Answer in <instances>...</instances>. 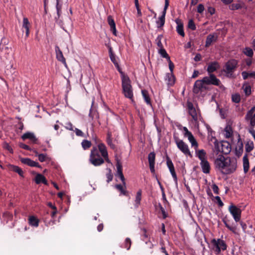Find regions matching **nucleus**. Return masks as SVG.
Here are the masks:
<instances>
[{
    "instance_id": "obj_1",
    "label": "nucleus",
    "mask_w": 255,
    "mask_h": 255,
    "mask_svg": "<svg viewBox=\"0 0 255 255\" xmlns=\"http://www.w3.org/2000/svg\"><path fill=\"white\" fill-rule=\"evenodd\" d=\"M237 160L229 157H225L219 155L215 160V166L223 174H230L234 172L237 168Z\"/></svg>"
},
{
    "instance_id": "obj_2",
    "label": "nucleus",
    "mask_w": 255,
    "mask_h": 255,
    "mask_svg": "<svg viewBox=\"0 0 255 255\" xmlns=\"http://www.w3.org/2000/svg\"><path fill=\"white\" fill-rule=\"evenodd\" d=\"M122 87L123 93L125 97L133 101V95L131 81L127 75H123L122 77Z\"/></svg>"
},
{
    "instance_id": "obj_3",
    "label": "nucleus",
    "mask_w": 255,
    "mask_h": 255,
    "mask_svg": "<svg viewBox=\"0 0 255 255\" xmlns=\"http://www.w3.org/2000/svg\"><path fill=\"white\" fill-rule=\"evenodd\" d=\"M196 156L201 161L200 165L202 172L205 174H209L210 172L211 166L207 160L205 151L204 149L199 150L198 151H197Z\"/></svg>"
},
{
    "instance_id": "obj_4",
    "label": "nucleus",
    "mask_w": 255,
    "mask_h": 255,
    "mask_svg": "<svg viewBox=\"0 0 255 255\" xmlns=\"http://www.w3.org/2000/svg\"><path fill=\"white\" fill-rule=\"evenodd\" d=\"M89 161L95 166H100L104 163V159L101 156L97 146L93 147L91 149Z\"/></svg>"
},
{
    "instance_id": "obj_5",
    "label": "nucleus",
    "mask_w": 255,
    "mask_h": 255,
    "mask_svg": "<svg viewBox=\"0 0 255 255\" xmlns=\"http://www.w3.org/2000/svg\"><path fill=\"white\" fill-rule=\"evenodd\" d=\"M238 65V61L232 59L228 61L225 64L224 72L229 77H232L234 72L236 71Z\"/></svg>"
},
{
    "instance_id": "obj_6",
    "label": "nucleus",
    "mask_w": 255,
    "mask_h": 255,
    "mask_svg": "<svg viewBox=\"0 0 255 255\" xmlns=\"http://www.w3.org/2000/svg\"><path fill=\"white\" fill-rule=\"evenodd\" d=\"M203 82L207 85H214L221 88L223 87L220 79L213 74H209V76L203 78Z\"/></svg>"
},
{
    "instance_id": "obj_7",
    "label": "nucleus",
    "mask_w": 255,
    "mask_h": 255,
    "mask_svg": "<svg viewBox=\"0 0 255 255\" xmlns=\"http://www.w3.org/2000/svg\"><path fill=\"white\" fill-rule=\"evenodd\" d=\"M211 244L214 246V248L213 249L217 254H219L221 250L225 251L227 249V246L225 241L220 239H212Z\"/></svg>"
},
{
    "instance_id": "obj_8",
    "label": "nucleus",
    "mask_w": 255,
    "mask_h": 255,
    "mask_svg": "<svg viewBox=\"0 0 255 255\" xmlns=\"http://www.w3.org/2000/svg\"><path fill=\"white\" fill-rule=\"evenodd\" d=\"M175 141L177 147L182 153L186 156H189L190 157H192L188 145L185 142L182 140L178 139L177 137L175 138Z\"/></svg>"
},
{
    "instance_id": "obj_9",
    "label": "nucleus",
    "mask_w": 255,
    "mask_h": 255,
    "mask_svg": "<svg viewBox=\"0 0 255 255\" xmlns=\"http://www.w3.org/2000/svg\"><path fill=\"white\" fill-rule=\"evenodd\" d=\"M228 210L236 222H240L241 218V210L233 204H231Z\"/></svg>"
},
{
    "instance_id": "obj_10",
    "label": "nucleus",
    "mask_w": 255,
    "mask_h": 255,
    "mask_svg": "<svg viewBox=\"0 0 255 255\" xmlns=\"http://www.w3.org/2000/svg\"><path fill=\"white\" fill-rule=\"evenodd\" d=\"M208 87L203 82V78L202 80H197L194 83L193 92L195 94H199L200 92L203 90H206Z\"/></svg>"
},
{
    "instance_id": "obj_11",
    "label": "nucleus",
    "mask_w": 255,
    "mask_h": 255,
    "mask_svg": "<svg viewBox=\"0 0 255 255\" xmlns=\"http://www.w3.org/2000/svg\"><path fill=\"white\" fill-rule=\"evenodd\" d=\"M187 107L189 114L192 117V118L194 121L195 124H198V117L197 115V111L194 107L193 104L191 102H187Z\"/></svg>"
},
{
    "instance_id": "obj_12",
    "label": "nucleus",
    "mask_w": 255,
    "mask_h": 255,
    "mask_svg": "<svg viewBox=\"0 0 255 255\" xmlns=\"http://www.w3.org/2000/svg\"><path fill=\"white\" fill-rule=\"evenodd\" d=\"M222 221L226 228H227L230 231L232 232L233 233H236V225L233 222H232V224H231V221L230 219H229L227 216H226L223 218Z\"/></svg>"
},
{
    "instance_id": "obj_13",
    "label": "nucleus",
    "mask_w": 255,
    "mask_h": 255,
    "mask_svg": "<svg viewBox=\"0 0 255 255\" xmlns=\"http://www.w3.org/2000/svg\"><path fill=\"white\" fill-rule=\"evenodd\" d=\"M243 142L239 134H238V142L235 149L236 155L240 157L243 152Z\"/></svg>"
},
{
    "instance_id": "obj_14",
    "label": "nucleus",
    "mask_w": 255,
    "mask_h": 255,
    "mask_svg": "<svg viewBox=\"0 0 255 255\" xmlns=\"http://www.w3.org/2000/svg\"><path fill=\"white\" fill-rule=\"evenodd\" d=\"M20 160L22 163L27 165L30 167L41 168V166L38 162L31 160L29 158H20Z\"/></svg>"
},
{
    "instance_id": "obj_15",
    "label": "nucleus",
    "mask_w": 255,
    "mask_h": 255,
    "mask_svg": "<svg viewBox=\"0 0 255 255\" xmlns=\"http://www.w3.org/2000/svg\"><path fill=\"white\" fill-rule=\"evenodd\" d=\"M21 138L25 140L28 139L32 143H37L38 139L36 137L35 135L33 132H26L21 136Z\"/></svg>"
},
{
    "instance_id": "obj_16",
    "label": "nucleus",
    "mask_w": 255,
    "mask_h": 255,
    "mask_svg": "<svg viewBox=\"0 0 255 255\" xmlns=\"http://www.w3.org/2000/svg\"><path fill=\"white\" fill-rule=\"evenodd\" d=\"M231 145L228 141H223L221 143V152L224 154H228L231 151Z\"/></svg>"
},
{
    "instance_id": "obj_17",
    "label": "nucleus",
    "mask_w": 255,
    "mask_h": 255,
    "mask_svg": "<svg viewBox=\"0 0 255 255\" xmlns=\"http://www.w3.org/2000/svg\"><path fill=\"white\" fill-rule=\"evenodd\" d=\"M175 22L177 24L176 31L182 37H184L185 33L184 31L183 23L182 21L179 18L175 20Z\"/></svg>"
},
{
    "instance_id": "obj_18",
    "label": "nucleus",
    "mask_w": 255,
    "mask_h": 255,
    "mask_svg": "<svg viewBox=\"0 0 255 255\" xmlns=\"http://www.w3.org/2000/svg\"><path fill=\"white\" fill-rule=\"evenodd\" d=\"M30 26V23L29 22L28 18L26 17H24L23 19L22 25V30L23 32L25 31L26 37H28L29 36Z\"/></svg>"
},
{
    "instance_id": "obj_19",
    "label": "nucleus",
    "mask_w": 255,
    "mask_h": 255,
    "mask_svg": "<svg viewBox=\"0 0 255 255\" xmlns=\"http://www.w3.org/2000/svg\"><path fill=\"white\" fill-rule=\"evenodd\" d=\"M55 52L57 59L61 62L63 64H64L66 66H67L66 59L63 56L62 51L60 50V48L58 46H55Z\"/></svg>"
},
{
    "instance_id": "obj_20",
    "label": "nucleus",
    "mask_w": 255,
    "mask_h": 255,
    "mask_svg": "<svg viewBox=\"0 0 255 255\" xmlns=\"http://www.w3.org/2000/svg\"><path fill=\"white\" fill-rule=\"evenodd\" d=\"M218 36L216 34H210L206 38L205 47H209L213 42H216L217 40Z\"/></svg>"
},
{
    "instance_id": "obj_21",
    "label": "nucleus",
    "mask_w": 255,
    "mask_h": 255,
    "mask_svg": "<svg viewBox=\"0 0 255 255\" xmlns=\"http://www.w3.org/2000/svg\"><path fill=\"white\" fill-rule=\"evenodd\" d=\"M220 67L219 64L216 61L211 62L209 64L207 71L209 74H213V72L217 71Z\"/></svg>"
},
{
    "instance_id": "obj_22",
    "label": "nucleus",
    "mask_w": 255,
    "mask_h": 255,
    "mask_svg": "<svg viewBox=\"0 0 255 255\" xmlns=\"http://www.w3.org/2000/svg\"><path fill=\"white\" fill-rule=\"evenodd\" d=\"M35 182L37 184H39L41 183L44 185H48V181L44 175L38 173L35 177Z\"/></svg>"
},
{
    "instance_id": "obj_23",
    "label": "nucleus",
    "mask_w": 255,
    "mask_h": 255,
    "mask_svg": "<svg viewBox=\"0 0 255 255\" xmlns=\"http://www.w3.org/2000/svg\"><path fill=\"white\" fill-rule=\"evenodd\" d=\"M108 22L110 26L111 30L113 32V34L117 36V30L116 28V24L114 19L111 15L108 16Z\"/></svg>"
},
{
    "instance_id": "obj_24",
    "label": "nucleus",
    "mask_w": 255,
    "mask_h": 255,
    "mask_svg": "<svg viewBox=\"0 0 255 255\" xmlns=\"http://www.w3.org/2000/svg\"><path fill=\"white\" fill-rule=\"evenodd\" d=\"M97 147L99 150V152H101L103 157H107L108 151L106 145L103 143H99Z\"/></svg>"
},
{
    "instance_id": "obj_25",
    "label": "nucleus",
    "mask_w": 255,
    "mask_h": 255,
    "mask_svg": "<svg viewBox=\"0 0 255 255\" xmlns=\"http://www.w3.org/2000/svg\"><path fill=\"white\" fill-rule=\"evenodd\" d=\"M165 80L167 81V84L169 86H173L175 82V77L171 73H167L166 74Z\"/></svg>"
},
{
    "instance_id": "obj_26",
    "label": "nucleus",
    "mask_w": 255,
    "mask_h": 255,
    "mask_svg": "<svg viewBox=\"0 0 255 255\" xmlns=\"http://www.w3.org/2000/svg\"><path fill=\"white\" fill-rule=\"evenodd\" d=\"M141 94H142V96L144 99V100L145 102L146 103V104L150 106H152L151 99L149 97L148 91L146 90H142Z\"/></svg>"
},
{
    "instance_id": "obj_27",
    "label": "nucleus",
    "mask_w": 255,
    "mask_h": 255,
    "mask_svg": "<svg viewBox=\"0 0 255 255\" xmlns=\"http://www.w3.org/2000/svg\"><path fill=\"white\" fill-rule=\"evenodd\" d=\"M9 169L11 171L17 173L20 177H24V172L19 167L14 165H10Z\"/></svg>"
},
{
    "instance_id": "obj_28",
    "label": "nucleus",
    "mask_w": 255,
    "mask_h": 255,
    "mask_svg": "<svg viewBox=\"0 0 255 255\" xmlns=\"http://www.w3.org/2000/svg\"><path fill=\"white\" fill-rule=\"evenodd\" d=\"M187 138L190 142L191 143L192 146L195 149L196 154H197V151H198L199 150L197 149L198 147V143L197 141H196V139L195 138L193 134H190L189 136L187 137Z\"/></svg>"
},
{
    "instance_id": "obj_29",
    "label": "nucleus",
    "mask_w": 255,
    "mask_h": 255,
    "mask_svg": "<svg viewBox=\"0 0 255 255\" xmlns=\"http://www.w3.org/2000/svg\"><path fill=\"white\" fill-rule=\"evenodd\" d=\"M243 168H244V172L245 173H247L249 170L250 168V163L247 154H246L243 159Z\"/></svg>"
},
{
    "instance_id": "obj_30",
    "label": "nucleus",
    "mask_w": 255,
    "mask_h": 255,
    "mask_svg": "<svg viewBox=\"0 0 255 255\" xmlns=\"http://www.w3.org/2000/svg\"><path fill=\"white\" fill-rule=\"evenodd\" d=\"M141 194L142 191L139 189L136 193L135 199L134 200V207L135 208H137L140 204L141 200Z\"/></svg>"
},
{
    "instance_id": "obj_31",
    "label": "nucleus",
    "mask_w": 255,
    "mask_h": 255,
    "mask_svg": "<svg viewBox=\"0 0 255 255\" xmlns=\"http://www.w3.org/2000/svg\"><path fill=\"white\" fill-rule=\"evenodd\" d=\"M94 103V100H93L91 108L90 110L89 117L92 119H94V118L99 119V114L97 113V111L93 107Z\"/></svg>"
},
{
    "instance_id": "obj_32",
    "label": "nucleus",
    "mask_w": 255,
    "mask_h": 255,
    "mask_svg": "<svg viewBox=\"0 0 255 255\" xmlns=\"http://www.w3.org/2000/svg\"><path fill=\"white\" fill-rule=\"evenodd\" d=\"M112 133L111 132H108L107 135L106 141L108 145L110 146L112 149H114L116 148V145L112 142Z\"/></svg>"
},
{
    "instance_id": "obj_33",
    "label": "nucleus",
    "mask_w": 255,
    "mask_h": 255,
    "mask_svg": "<svg viewBox=\"0 0 255 255\" xmlns=\"http://www.w3.org/2000/svg\"><path fill=\"white\" fill-rule=\"evenodd\" d=\"M28 222L29 225L32 226L37 227L39 225V220L34 216H30L28 219Z\"/></svg>"
},
{
    "instance_id": "obj_34",
    "label": "nucleus",
    "mask_w": 255,
    "mask_h": 255,
    "mask_svg": "<svg viewBox=\"0 0 255 255\" xmlns=\"http://www.w3.org/2000/svg\"><path fill=\"white\" fill-rule=\"evenodd\" d=\"M245 4L244 3H233L230 6V9L232 10L241 9L244 7Z\"/></svg>"
},
{
    "instance_id": "obj_35",
    "label": "nucleus",
    "mask_w": 255,
    "mask_h": 255,
    "mask_svg": "<svg viewBox=\"0 0 255 255\" xmlns=\"http://www.w3.org/2000/svg\"><path fill=\"white\" fill-rule=\"evenodd\" d=\"M254 147V144L253 141L250 140L247 142L245 144V149L247 152H250Z\"/></svg>"
},
{
    "instance_id": "obj_36",
    "label": "nucleus",
    "mask_w": 255,
    "mask_h": 255,
    "mask_svg": "<svg viewBox=\"0 0 255 255\" xmlns=\"http://www.w3.org/2000/svg\"><path fill=\"white\" fill-rule=\"evenodd\" d=\"M243 88L244 89V92L246 96H249L251 94V87L248 83L246 82L244 83L243 86Z\"/></svg>"
},
{
    "instance_id": "obj_37",
    "label": "nucleus",
    "mask_w": 255,
    "mask_h": 255,
    "mask_svg": "<svg viewBox=\"0 0 255 255\" xmlns=\"http://www.w3.org/2000/svg\"><path fill=\"white\" fill-rule=\"evenodd\" d=\"M116 167L117 169V174L123 173V166L120 159L118 158H116Z\"/></svg>"
},
{
    "instance_id": "obj_38",
    "label": "nucleus",
    "mask_w": 255,
    "mask_h": 255,
    "mask_svg": "<svg viewBox=\"0 0 255 255\" xmlns=\"http://www.w3.org/2000/svg\"><path fill=\"white\" fill-rule=\"evenodd\" d=\"M124 185L121 184H116L115 187L121 193L124 195L128 196V191L124 188Z\"/></svg>"
},
{
    "instance_id": "obj_39",
    "label": "nucleus",
    "mask_w": 255,
    "mask_h": 255,
    "mask_svg": "<svg viewBox=\"0 0 255 255\" xmlns=\"http://www.w3.org/2000/svg\"><path fill=\"white\" fill-rule=\"evenodd\" d=\"M82 146L84 150L89 149L92 145L91 142L88 140H83L81 143Z\"/></svg>"
},
{
    "instance_id": "obj_40",
    "label": "nucleus",
    "mask_w": 255,
    "mask_h": 255,
    "mask_svg": "<svg viewBox=\"0 0 255 255\" xmlns=\"http://www.w3.org/2000/svg\"><path fill=\"white\" fill-rule=\"evenodd\" d=\"M158 52L163 58L169 59L170 57L169 56L164 47L159 48Z\"/></svg>"
},
{
    "instance_id": "obj_41",
    "label": "nucleus",
    "mask_w": 255,
    "mask_h": 255,
    "mask_svg": "<svg viewBox=\"0 0 255 255\" xmlns=\"http://www.w3.org/2000/svg\"><path fill=\"white\" fill-rule=\"evenodd\" d=\"M155 153L154 152L149 153L148 155V160L149 164H155Z\"/></svg>"
},
{
    "instance_id": "obj_42",
    "label": "nucleus",
    "mask_w": 255,
    "mask_h": 255,
    "mask_svg": "<svg viewBox=\"0 0 255 255\" xmlns=\"http://www.w3.org/2000/svg\"><path fill=\"white\" fill-rule=\"evenodd\" d=\"M163 35H159L155 39L156 43L159 48L163 47V45L161 43V40L163 38Z\"/></svg>"
},
{
    "instance_id": "obj_43",
    "label": "nucleus",
    "mask_w": 255,
    "mask_h": 255,
    "mask_svg": "<svg viewBox=\"0 0 255 255\" xmlns=\"http://www.w3.org/2000/svg\"><path fill=\"white\" fill-rule=\"evenodd\" d=\"M35 156H38L39 160L42 162L46 160L47 156L46 154L40 153L39 154L37 151H35Z\"/></svg>"
},
{
    "instance_id": "obj_44",
    "label": "nucleus",
    "mask_w": 255,
    "mask_h": 255,
    "mask_svg": "<svg viewBox=\"0 0 255 255\" xmlns=\"http://www.w3.org/2000/svg\"><path fill=\"white\" fill-rule=\"evenodd\" d=\"M244 53L246 55L250 57H252L254 55L253 50H252V49L249 47H246L244 49Z\"/></svg>"
},
{
    "instance_id": "obj_45",
    "label": "nucleus",
    "mask_w": 255,
    "mask_h": 255,
    "mask_svg": "<svg viewBox=\"0 0 255 255\" xmlns=\"http://www.w3.org/2000/svg\"><path fill=\"white\" fill-rule=\"evenodd\" d=\"M166 164L169 169V171L174 169V166L172 161L168 156H166Z\"/></svg>"
},
{
    "instance_id": "obj_46",
    "label": "nucleus",
    "mask_w": 255,
    "mask_h": 255,
    "mask_svg": "<svg viewBox=\"0 0 255 255\" xmlns=\"http://www.w3.org/2000/svg\"><path fill=\"white\" fill-rule=\"evenodd\" d=\"M226 137L227 138L231 137L232 135L233 131L231 127H227L225 128Z\"/></svg>"
},
{
    "instance_id": "obj_47",
    "label": "nucleus",
    "mask_w": 255,
    "mask_h": 255,
    "mask_svg": "<svg viewBox=\"0 0 255 255\" xmlns=\"http://www.w3.org/2000/svg\"><path fill=\"white\" fill-rule=\"evenodd\" d=\"M165 21V18L159 17V20L156 22L157 24V27L158 28L163 27L164 25Z\"/></svg>"
},
{
    "instance_id": "obj_48",
    "label": "nucleus",
    "mask_w": 255,
    "mask_h": 255,
    "mask_svg": "<svg viewBox=\"0 0 255 255\" xmlns=\"http://www.w3.org/2000/svg\"><path fill=\"white\" fill-rule=\"evenodd\" d=\"M169 0H165V5H164V9L162 11V15L160 16L161 17L165 18V17L166 10L168 8V7L169 6Z\"/></svg>"
},
{
    "instance_id": "obj_49",
    "label": "nucleus",
    "mask_w": 255,
    "mask_h": 255,
    "mask_svg": "<svg viewBox=\"0 0 255 255\" xmlns=\"http://www.w3.org/2000/svg\"><path fill=\"white\" fill-rule=\"evenodd\" d=\"M131 244V242L130 239L129 238H127L125 240L124 248L127 249V250H128L130 248Z\"/></svg>"
},
{
    "instance_id": "obj_50",
    "label": "nucleus",
    "mask_w": 255,
    "mask_h": 255,
    "mask_svg": "<svg viewBox=\"0 0 255 255\" xmlns=\"http://www.w3.org/2000/svg\"><path fill=\"white\" fill-rule=\"evenodd\" d=\"M232 101L235 103H239L241 101V97L240 95L236 94L233 95L232 96Z\"/></svg>"
},
{
    "instance_id": "obj_51",
    "label": "nucleus",
    "mask_w": 255,
    "mask_h": 255,
    "mask_svg": "<svg viewBox=\"0 0 255 255\" xmlns=\"http://www.w3.org/2000/svg\"><path fill=\"white\" fill-rule=\"evenodd\" d=\"M108 170L109 172L106 174V176L107 178V181L108 183H109L110 182L112 181L113 178V175L112 174V170L111 169L109 168V169H108Z\"/></svg>"
},
{
    "instance_id": "obj_52",
    "label": "nucleus",
    "mask_w": 255,
    "mask_h": 255,
    "mask_svg": "<svg viewBox=\"0 0 255 255\" xmlns=\"http://www.w3.org/2000/svg\"><path fill=\"white\" fill-rule=\"evenodd\" d=\"M188 27L192 30H196V27L193 19H190L189 20Z\"/></svg>"
},
{
    "instance_id": "obj_53",
    "label": "nucleus",
    "mask_w": 255,
    "mask_h": 255,
    "mask_svg": "<svg viewBox=\"0 0 255 255\" xmlns=\"http://www.w3.org/2000/svg\"><path fill=\"white\" fill-rule=\"evenodd\" d=\"M61 8H62V6L61 4H59V0H57L56 10H57V13L58 18L60 17V14L61 13Z\"/></svg>"
},
{
    "instance_id": "obj_54",
    "label": "nucleus",
    "mask_w": 255,
    "mask_h": 255,
    "mask_svg": "<svg viewBox=\"0 0 255 255\" xmlns=\"http://www.w3.org/2000/svg\"><path fill=\"white\" fill-rule=\"evenodd\" d=\"M73 131H74L75 132V133L77 136H81V137H84V135H85L84 133L80 129H79L77 128H75V129Z\"/></svg>"
},
{
    "instance_id": "obj_55",
    "label": "nucleus",
    "mask_w": 255,
    "mask_h": 255,
    "mask_svg": "<svg viewBox=\"0 0 255 255\" xmlns=\"http://www.w3.org/2000/svg\"><path fill=\"white\" fill-rule=\"evenodd\" d=\"M19 146L20 148L27 150L31 151L32 150L31 148L28 145L23 143H19Z\"/></svg>"
},
{
    "instance_id": "obj_56",
    "label": "nucleus",
    "mask_w": 255,
    "mask_h": 255,
    "mask_svg": "<svg viewBox=\"0 0 255 255\" xmlns=\"http://www.w3.org/2000/svg\"><path fill=\"white\" fill-rule=\"evenodd\" d=\"M5 40L3 33V31L0 30V49L2 48V41Z\"/></svg>"
},
{
    "instance_id": "obj_57",
    "label": "nucleus",
    "mask_w": 255,
    "mask_h": 255,
    "mask_svg": "<svg viewBox=\"0 0 255 255\" xmlns=\"http://www.w3.org/2000/svg\"><path fill=\"white\" fill-rule=\"evenodd\" d=\"M170 172L171 173V174L172 175V176L174 179V181L176 183H177V177L175 171V169L170 170Z\"/></svg>"
},
{
    "instance_id": "obj_58",
    "label": "nucleus",
    "mask_w": 255,
    "mask_h": 255,
    "mask_svg": "<svg viewBox=\"0 0 255 255\" xmlns=\"http://www.w3.org/2000/svg\"><path fill=\"white\" fill-rule=\"evenodd\" d=\"M3 147L5 149H7L10 153H13V149L12 147L9 145L8 143L6 142L4 143Z\"/></svg>"
},
{
    "instance_id": "obj_59",
    "label": "nucleus",
    "mask_w": 255,
    "mask_h": 255,
    "mask_svg": "<svg viewBox=\"0 0 255 255\" xmlns=\"http://www.w3.org/2000/svg\"><path fill=\"white\" fill-rule=\"evenodd\" d=\"M110 58L111 60L115 65H117V64H118V61L116 58V56L115 54H110Z\"/></svg>"
},
{
    "instance_id": "obj_60",
    "label": "nucleus",
    "mask_w": 255,
    "mask_h": 255,
    "mask_svg": "<svg viewBox=\"0 0 255 255\" xmlns=\"http://www.w3.org/2000/svg\"><path fill=\"white\" fill-rule=\"evenodd\" d=\"M212 188L213 189V192L216 194H219V189L218 186L216 184H213L212 186Z\"/></svg>"
},
{
    "instance_id": "obj_61",
    "label": "nucleus",
    "mask_w": 255,
    "mask_h": 255,
    "mask_svg": "<svg viewBox=\"0 0 255 255\" xmlns=\"http://www.w3.org/2000/svg\"><path fill=\"white\" fill-rule=\"evenodd\" d=\"M117 175L120 177V179L122 181L124 187L126 188V182H125V178L123 173H119L117 174Z\"/></svg>"
},
{
    "instance_id": "obj_62",
    "label": "nucleus",
    "mask_w": 255,
    "mask_h": 255,
    "mask_svg": "<svg viewBox=\"0 0 255 255\" xmlns=\"http://www.w3.org/2000/svg\"><path fill=\"white\" fill-rule=\"evenodd\" d=\"M214 146H215V149L217 151V153H216L217 154H218L219 153V152H221V150L220 149L219 144L218 142L217 141V140H216L214 142Z\"/></svg>"
},
{
    "instance_id": "obj_63",
    "label": "nucleus",
    "mask_w": 255,
    "mask_h": 255,
    "mask_svg": "<svg viewBox=\"0 0 255 255\" xmlns=\"http://www.w3.org/2000/svg\"><path fill=\"white\" fill-rule=\"evenodd\" d=\"M204 10V6L203 4H199L197 7V12L202 13Z\"/></svg>"
},
{
    "instance_id": "obj_64",
    "label": "nucleus",
    "mask_w": 255,
    "mask_h": 255,
    "mask_svg": "<svg viewBox=\"0 0 255 255\" xmlns=\"http://www.w3.org/2000/svg\"><path fill=\"white\" fill-rule=\"evenodd\" d=\"M65 128L67 129H69V130H72V131H73L74 130L73 125L72 124V123H71L70 122L66 124Z\"/></svg>"
}]
</instances>
